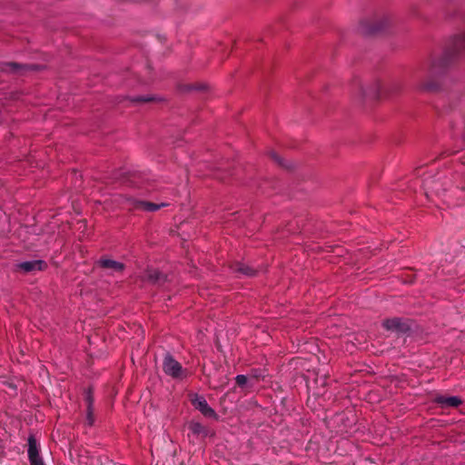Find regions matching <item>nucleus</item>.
<instances>
[{
    "mask_svg": "<svg viewBox=\"0 0 465 465\" xmlns=\"http://www.w3.org/2000/svg\"><path fill=\"white\" fill-rule=\"evenodd\" d=\"M390 25L391 20L386 15L364 19L360 24V31L365 35H372L383 32Z\"/></svg>",
    "mask_w": 465,
    "mask_h": 465,
    "instance_id": "f03ea898",
    "label": "nucleus"
},
{
    "mask_svg": "<svg viewBox=\"0 0 465 465\" xmlns=\"http://www.w3.org/2000/svg\"><path fill=\"white\" fill-rule=\"evenodd\" d=\"M124 200L128 204L129 208L142 210L145 212H156L163 207L168 206V203H153L150 202L135 200L131 197H125Z\"/></svg>",
    "mask_w": 465,
    "mask_h": 465,
    "instance_id": "39448f33",
    "label": "nucleus"
},
{
    "mask_svg": "<svg viewBox=\"0 0 465 465\" xmlns=\"http://www.w3.org/2000/svg\"><path fill=\"white\" fill-rule=\"evenodd\" d=\"M17 267L25 272L33 271H42L45 268V262L41 260L27 261L18 263Z\"/></svg>",
    "mask_w": 465,
    "mask_h": 465,
    "instance_id": "9d476101",
    "label": "nucleus"
},
{
    "mask_svg": "<svg viewBox=\"0 0 465 465\" xmlns=\"http://www.w3.org/2000/svg\"><path fill=\"white\" fill-rule=\"evenodd\" d=\"M28 460L31 465H45L39 454V445L34 435H29L28 440Z\"/></svg>",
    "mask_w": 465,
    "mask_h": 465,
    "instance_id": "423d86ee",
    "label": "nucleus"
},
{
    "mask_svg": "<svg viewBox=\"0 0 465 465\" xmlns=\"http://www.w3.org/2000/svg\"><path fill=\"white\" fill-rule=\"evenodd\" d=\"M86 400L88 401L87 413H86V423L88 426H92L94 423V410H93V399L91 395H87Z\"/></svg>",
    "mask_w": 465,
    "mask_h": 465,
    "instance_id": "dca6fc26",
    "label": "nucleus"
},
{
    "mask_svg": "<svg viewBox=\"0 0 465 465\" xmlns=\"http://www.w3.org/2000/svg\"><path fill=\"white\" fill-rule=\"evenodd\" d=\"M28 69H33V67L30 65L22 64H18V63H13V62L0 64V70L2 72H5V73L20 74L24 71L28 70Z\"/></svg>",
    "mask_w": 465,
    "mask_h": 465,
    "instance_id": "1a4fd4ad",
    "label": "nucleus"
},
{
    "mask_svg": "<svg viewBox=\"0 0 465 465\" xmlns=\"http://www.w3.org/2000/svg\"><path fill=\"white\" fill-rule=\"evenodd\" d=\"M97 263L102 268L109 269L113 272H122L124 269V263L111 259H100Z\"/></svg>",
    "mask_w": 465,
    "mask_h": 465,
    "instance_id": "9b49d317",
    "label": "nucleus"
},
{
    "mask_svg": "<svg viewBox=\"0 0 465 465\" xmlns=\"http://www.w3.org/2000/svg\"><path fill=\"white\" fill-rule=\"evenodd\" d=\"M452 49L456 54L465 53V32L454 37Z\"/></svg>",
    "mask_w": 465,
    "mask_h": 465,
    "instance_id": "ddd939ff",
    "label": "nucleus"
},
{
    "mask_svg": "<svg viewBox=\"0 0 465 465\" xmlns=\"http://www.w3.org/2000/svg\"><path fill=\"white\" fill-rule=\"evenodd\" d=\"M435 401L441 407H458L461 404V400L457 396H438Z\"/></svg>",
    "mask_w": 465,
    "mask_h": 465,
    "instance_id": "f8f14e48",
    "label": "nucleus"
},
{
    "mask_svg": "<svg viewBox=\"0 0 465 465\" xmlns=\"http://www.w3.org/2000/svg\"><path fill=\"white\" fill-rule=\"evenodd\" d=\"M440 74H441V65L440 64V62L433 61L426 73V79L420 80L417 88L420 91L428 93L439 91L440 84L437 77Z\"/></svg>",
    "mask_w": 465,
    "mask_h": 465,
    "instance_id": "f257e3e1",
    "label": "nucleus"
},
{
    "mask_svg": "<svg viewBox=\"0 0 465 465\" xmlns=\"http://www.w3.org/2000/svg\"><path fill=\"white\" fill-rule=\"evenodd\" d=\"M153 97L151 96H136L132 99L134 102H149L152 101Z\"/></svg>",
    "mask_w": 465,
    "mask_h": 465,
    "instance_id": "6ab92c4d",
    "label": "nucleus"
},
{
    "mask_svg": "<svg viewBox=\"0 0 465 465\" xmlns=\"http://www.w3.org/2000/svg\"><path fill=\"white\" fill-rule=\"evenodd\" d=\"M163 371L166 375L173 379L178 380L185 377L184 370L183 369L181 363L178 362L170 353H166L163 357Z\"/></svg>",
    "mask_w": 465,
    "mask_h": 465,
    "instance_id": "7ed1b4c3",
    "label": "nucleus"
},
{
    "mask_svg": "<svg viewBox=\"0 0 465 465\" xmlns=\"http://www.w3.org/2000/svg\"><path fill=\"white\" fill-rule=\"evenodd\" d=\"M271 157L280 165H283V163L282 162L281 158L275 153H271Z\"/></svg>",
    "mask_w": 465,
    "mask_h": 465,
    "instance_id": "aec40b11",
    "label": "nucleus"
},
{
    "mask_svg": "<svg viewBox=\"0 0 465 465\" xmlns=\"http://www.w3.org/2000/svg\"><path fill=\"white\" fill-rule=\"evenodd\" d=\"M188 427L193 435H197V436L202 435L203 437H206L208 434L206 428L203 425H202L200 422L192 421V422H190Z\"/></svg>",
    "mask_w": 465,
    "mask_h": 465,
    "instance_id": "2eb2a0df",
    "label": "nucleus"
},
{
    "mask_svg": "<svg viewBox=\"0 0 465 465\" xmlns=\"http://www.w3.org/2000/svg\"><path fill=\"white\" fill-rule=\"evenodd\" d=\"M235 381L240 387H243L247 383V377L243 374H239L235 377Z\"/></svg>",
    "mask_w": 465,
    "mask_h": 465,
    "instance_id": "a211bd4d",
    "label": "nucleus"
},
{
    "mask_svg": "<svg viewBox=\"0 0 465 465\" xmlns=\"http://www.w3.org/2000/svg\"><path fill=\"white\" fill-rule=\"evenodd\" d=\"M382 326L386 330L397 333H405L410 330L409 324L401 318L387 319L382 322Z\"/></svg>",
    "mask_w": 465,
    "mask_h": 465,
    "instance_id": "0eeeda50",
    "label": "nucleus"
},
{
    "mask_svg": "<svg viewBox=\"0 0 465 465\" xmlns=\"http://www.w3.org/2000/svg\"><path fill=\"white\" fill-rule=\"evenodd\" d=\"M234 271L241 272L242 274L246 276H253L255 274L254 269L243 263L237 264L236 267L234 268Z\"/></svg>",
    "mask_w": 465,
    "mask_h": 465,
    "instance_id": "f3484780",
    "label": "nucleus"
},
{
    "mask_svg": "<svg viewBox=\"0 0 465 465\" xmlns=\"http://www.w3.org/2000/svg\"><path fill=\"white\" fill-rule=\"evenodd\" d=\"M376 85V90L373 92V94H371L369 91L365 90L363 91V94L372 96H379L381 94H393L401 89V83L397 79L390 80L386 83L378 82Z\"/></svg>",
    "mask_w": 465,
    "mask_h": 465,
    "instance_id": "20e7f679",
    "label": "nucleus"
},
{
    "mask_svg": "<svg viewBox=\"0 0 465 465\" xmlns=\"http://www.w3.org/2000/svg\"><path fill=\"white\" fill-rule=\"evenodd\" d=\"M145 279L152 283H161L165 281V276L163 275L158 270H148L144 275Z\"/></svg>",
    "mask_w": 465,
    "mask_h": 465,
    "instance_id": "4468645a",
    "label": "nucleus"
},
{
    "mask_svg": "<svg viewBox=\"0 0 465 465\" xmlns=\"http://www.w3.org/2000/svg\"><path fill=\"white\" fill-rule=\"evenodd\" d=\"M192 403L203 415L209 418H216V412L211 408L203 396L194 395Z\"/></svg>",
    "mask_w": 465,
    "mask_h": 465,
    "instance_id": "6e6552de",
    "label": "nucleus"
}]
</instances>
